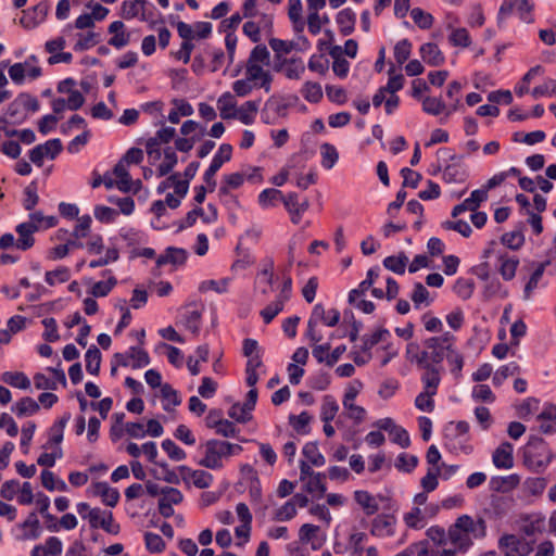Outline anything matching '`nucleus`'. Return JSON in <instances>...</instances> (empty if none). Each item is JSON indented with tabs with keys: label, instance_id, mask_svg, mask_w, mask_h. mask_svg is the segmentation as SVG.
I'll return each instance as SVG.
<instances>
[{
	"label": "nucleus",
	"instance_id": "obj_37",
	"mask_svg": "<svg viewBox=\"0 0 556 556\" xmlns=\"http://www.w3.org/2000/svg\"><path fill=\"white\" fill-rule=\"evenodd\" d=\"M408 262V257L404 252H400L397 255H390L383 260V266L397 275H403Z\"/></svg>",
	"mask_w": 556,
	"mask_h": 556
},
{
	"label": "nucleus",
	"instance_id": "obj_34",
	"mask_svg": "<svg viewBox=\"0 0 556 556\" xmlns=\"http://www.w3.org/2000/svg\"><path fill=\"white\" fill-rule=\"evenodd\" d=\"M161 395L163 399L162 406L165 412H172V407L181 404L178 392L169 383H164L161 387Z\"/></svg>",
	"mask_w": 556,
	"mask_h": 556
},
{
	"label": "nucleus",
	"instance_id": "obj_48",
	"mask_svg": "<svg viewBox=\"0 0 556 556\" xmlns=\"http://www.w3.org/2000/svg\"><path fill=\"white\" fill-rule=\"evenodd\" d=\"M24 200L23 206L26 211H31L39 202L38 197V182L33 180L28 186L24 188Z\"/></svg>",
	"mask_w": 556,
	"mask_h": 556
},
{
	"label": "nucleus",
	"instance_id": "obj_31",
	"mask_svg": "<svg viewBox=\"0 0 556 556\" xmlns=\"http://www.w3.org/2000/svg\"><path fill=\"white\" fill-rule=\"evenodd\" d=\"M71 419V413H64L49 429L48 445H59L63 441L64 429Z\"/></svg>",
	"mask_w": 556,
	"mask_h": 556
},
{
	"label": "nucleus",
	"instance_id": "obj_24",
	"mask_svg": "<svg viewBox=\"0 0 556 556\" xmlns=\"http://www.w3.org/2000/svg\"><path fill=\"white\" fill-rule=\"evenodd\" d=\"M329 54L333 59V63H332L333 73L340 78H345L350 71V63L344 58L341 56V54H342L341 47L332 46L329 49Z\"/></svg>",
	"mask_w": 556,
	"mask_h": 556
},
{
	"label": "nucleus",
	"instance_id": "obj_57",
	"mask_svg": "<svg viewBox=\"0 0 556 556\" xmlns=\"http://www.w3.org/2000/svg\"><path fill=\"white\" fill-rule=\"evenodd\" d=\"M97 220L103 224L114 223L119 212L105 205H97L93 211Z\"/></svg>",
	"mask_w": 556,
	"mask_h": 556
},
{
	"label": "nucleus",
	"instance_id": "obj_30",
	"mask_svg": "<svg viewBox=\"0 0 556 556\" xmlns=\"http://www.w3.org/2000/svg\"><path fill=\"white\" fill-rule=\"evenodd\" d=\"M261 100L247 101L236 112L238 118L244 125H251L254 123L256 113L260 108Z\"/></svg>",
	"mask_w": 556,
	"mask_h": 556
},
{
	"label": "nucleus",
	"instance_id": "obj_46",
	"mask_svg": "<svg viewBox=\"0 0 556 556\" xmlns=\"http://www.w3.org/2000/svg\"><path fill=\"white\" fill-rule=\"evenodd\" d=\"M178 162L177 154L172 147L164 150V162L157 167V176L163 177L169 174Z\"/></svg>",
	"mask_w": 556,
	"mask_h": 556
},
{
	"label": "nucleus",
	"instance_id": "obj_58",
	"mask_svg": "<svg viewBox=\"0 0 556 556\" xmlns=\"http://www.w3.org/2000/svg\"><path fill=\"white\" fill-rule=\"evenodd\" d=\"M429 291L421 282H415L414 283V290L410 295V299L414 303L415 308H419L422 303L426 305L430 304L429 300Z\"/></svg>",
	"mask_w": 556,
	"mask_h": 556
},
{
	"label": "nucleus",
	"instance_id": "obj_3",
	"mask_svg": "<svg viewBox=\"0 0 556 556\" xmlns=\"http://www.w3.org/2000/svg\"><path fill=\"white\" fill-rule=\"evenodd\" d=\"M204 457L199 462V465L213 470L223 468L224 458L239 455L243 450L239 444L216 439L207 440L204 443Z\"/></svg>",
	"mask_w": 556,
	"mask_h": 556
},
{
	"label": "nucleus",
	"instance_id": "obj_50",
	"mask_svg": "<svg viewBox=\"0 0 556 556\" xmlns=\"http://www.w3.org/2000/svg\"><path fill=\"white\" fill-rule=\"evenodd\" d=\"M519 371V366L515 362L501 366L493 376V384L500 387L510 376H514Z\"/></svg>",
	"mask_w": 556,
	"mask_h": 556
},
{
	"label": "nucleus",
	"instance_id": "obj_41",
	"mask_svg": "<svg viewBox=\"0 0 556 556\" xmlns=\"http://www.w3.org/2000/svg\"><path fill=\"white\" fill-rule=\"evenodd\" d=\"M1 379L4 383L14 388L26 390L30 387V380L24 372L5 371L2 374Z\"/></svg>",
	"mask_w": 556,
	"mask_h": 556
},
{
	"label": "nucleus",
	"instance_id": "obj_64",
	"mask_svg": "<svg viewBox=\"0 0 556 556\" xmlns=\"http://www.w3.org/2000/svg\"><path fill=\"white\" fill-rule=\"evenodd\" d=\"M531 94L535 99L556 94V80L552 78L546 79L542 85L534 87Z\"/></svg>",
	"mask_w": 556,
	"mask_h": 556
},
{
	"label": "nucleus",
	"instance_id": "obj_13",
	"mask_svg": "<svg viewBox=\"0 0 556 556\" xmlns=\"http://www.w3.org/2000/svg\"><path fill=\"white\" fill-rule=\"evenodd\" d=\"M179 472L181 473L184 481L192 480L194 486L199 489H206L213 482V476L205 470H193L185 465L178 467Z\"/></svg>",
	"mask_w": 556,
	"mask_h": 556
},
{
	"label": "nucleus",
	"instance_id": "obj_35",
	"mask_svg": "<svg viewBox=\"0 0 556 556\" xmlns=\"http://www.w3.org/2000/svg\"><path fill=\"white\" fill-rule=\"evenodd\" d=\"M2 117H7L8 125H20L24 123L28 115L24 112L22 106L20 105V101L16 100V98L8 105L5 115Z\"/></svg>",
	"mask_w": 556,
	"mask_h": 556
},
{
	"label": "nucleus",
	"instance_id": "obj_63",
	"mask_svg": "<svg viewBox=\"0 0 556 556\" xmlns=\"http://www.w3.org/2000/svg\"><path fill=\"white\" fill-rule=\"evenodd\" d=\"M144 543L150 553H162L166 546L162 536L153 532L144 533Z\"/></svg>",
	"mask_w": 556,
	"mask_h": 556
},
{
	"label": "nucleus",
	"instance_id": "obj_9",
	"mask_svg": "<svg viewBox=\"0 0 556 556\" xmlns=\"http://www.w3.org/2000/svg\"><path fill=\"white\" fill-rule=\"evenodd\" d=\"M417 366L418 368L424 370V374L420 377V380L424 386V391L429 392L430 394H437L438 388L441 382V374L444 371L443 366Z\"/></svg>",
	"mask_w": 556,
	"mask_h": 556
},
{
	"label": "nucleus",
	"instance_id": "obj_12",
	"mask_svg": "<svg viewBox=\"0 0 556 556\" xmlns=\"http://www.w3.org/2000/svg\"><path fill=\"white\" fill-rule=\"evenodd\" d=\"M207 208L211 211V215H205L202 207L197 206L189 211L184 220L178 224L177 231H181L188 227H192L199 217L202 218L203 223L212 224L217 220V210L213 204H208Z\"/></svg>",
	"mask_w": 556,
	"mask_h": 556
},
{
	"label": "nucleus",
	"instance_id": "obj_39",
	"mask_svg": "<svg viewBox=\"0 0 556 556\" xmlns=\"http://www.w3.org/2000/svg\"><path fill=\"white\" fill-rule=\"evenodd\" d=\"M339 412V404L332 395H325L320 408V419L323 422H331Z\"/></svg>",
	"mask_w": 556,
	"mask_h": 556
},
{
	"label": "nucleus",
	"instance_id": "obj_29",
	"mask_svg": "<svg viewBox=\"0 0 556 556\" xmlns=\"http://www.w3.org/2000/svg\"><path fill=\"white\" fill-rule=\"evenodd\" d=\"M336 21L343 36L351 35L354 31L356 16L351 9L341 10L337 14Z\"/></svg>",
	"mask_w": 556,
	"mask_h": 556
},
{
	"label": "nucleus",
	"instance_id": "obj_38",
	"mask_svg": "<svg viewBox=\"0 0 556 556\" xmlns=\"http://www.w3.org/2000/svg\"><path fill=\"white\" fill-rule=\"evenodd\" d=\"M101 359L102 357L100 350L96 345H91L85 354L86 370L90 375L98 376L100 371Z\"/></svg>",
	"mask_w": 556,
	"mask_h": 556
},
{
	"label": "nucleus",
	"instance_id": "obj_7",
	"mask_svg": "<svg viewBox=\"0 0 556 556\" xmlns=\"http://www.w3.org/2000/svg\"><path fill=\"white\" fill-rule=\"evenodd\" d=\"M268 43L275 52V58L277 61H280L283 55L289 54L293 50L303 52L311 48V42L305 36H299L298 42L282 40L279 38H270Z\"/></svg>",
	"mask_w": 556,
	"mask_h": 556
},
{
	"label": "nucleus",
	"instance_id": "obj_52",
	"mask_svg": "<svg viewBox=\"0 0 556 556\" xmlns=\"http://www.w3.org/2000/svg\"><path fill=\"white\" fill-rule=\"evenodd\" d=\"M330 375L326 371H317L307 378V384L311 389L317 391L326 390L330 384Z\"/></svg>",
	"mask_w": 556,
	"mask_h": 556
},
{
	"label": "nucleus",
	"instance_id": "obj_20",
	"mask_svg": "<svg viewBox=\"0 0 556 556\" xmlns=\"http://www.w3.org/2000/svg\"><path fill=\"white\" fill-rule=\"evenodd\" d=\"M280 66H285V75L289 79H300L305 72V65L301 58L280 60L279 65H276V71H279Z\"/></svg>",
	"mask_w": 556,
	"mask_h": 556
},
{
	"label": "nucleus",
	"instance_id": "obj_28",
	"mask_svg": "<svg viewBox=\"0 0 556 556\" xmlns=\"http://www.w3.org/2000/svg\"><path fill=\"white\" fill-rule=\"evenodd\" d=\"M354 500L364 509L367 516H371L379 510V505L376 498L367 491H355Z\"/></svg>",
	"mask_w": 556,
	"mask_h": 556
},
{
	"label": "nucleus",
	"instance_id": "obj_42",
	"mask_svg": "<svg viewBox=\"0 0 556 556\" xmlns=\"http://www.w3.org/2000/svg\"><path fill=\"white\" fill-rule=\"evenodd\" d=\"M540 400L533 396L527 397L516 406L517 416L523 420H528L534 413L539 410Z\"/></svg>",
	"mask_w": 556,
	"mask_h": 556
},
{
	"label": "nucleus",
	"instance_id": "obj_27",
	"mask_svg": "<svg viewBox=\"0 0 556 556\" xmlns=\"http://www.w3.org/2000/svg\"><path fill=\"white\" fill-rule=\"evenodd\" d=\"M40 409L39 403L35 401L33 397L24 396L18 402H16L11 410L17 417L31 416L36 414Z\"/></svg>",
	"mask_w": 556,
	"mask_h": 556
},
{
	"label": "nucleus",
	"instance_id": "obj_23",
	"mask_svg": "<svg viewBox=\"0 0 556 556\" xmlns=\"http://www.w3.org/2000/svg\"><path fill=\"white\" fill-rule=\"evenodd\" d=\"M96 495L101 496L103 504L115 507L121 498V494L116 488H112L108 482H97L94 484Z\"/></svg>",
	"mask_w": 556,
	"mask_h": 556
},
{
	"label": "nucleus",
	"instance_id": "obj_1",
	"mask_svg": "<svg viewBox=\"0 0 556 556\" xmlns=\"http://www.w3.org/2000/svg\"><path fill=\"white\" fill-rule=\"evenodd\" d=\"M455 341L454 334L444 332L441 336L425 339L421 344L409 342L406 345L405 355L412 364L425 366H442V362L446 358L452 375L459 378L464 367V356L456 349Z\"/></svg>",
	"mask_w": 556,
	"mask_h": 556
},
{
	"label": "nucleus",
	"instance_id": "obj_4",
	"mask_svg": "<svg viewBox=\"0 0 556 556\" xmlns=\"http://www.w3.org/2000/svg\"><path fill=\"white\" fill-rule=\"evenodd\" d=\"M497 243L495 241L490 242V247L483 251V257L488 258L491 255L496 257V269L506 281L511 280L519 265V258L515 255L509 254L504 250H496Z\"/></svg>",
	"mask_w": 556,
	"mask_h": 556
},
{
	"label": "nucleus",
	"instance_id": "obj_6",
	"mask_svg": "<svg viewBox=\"0 0 556 556\" xmlns=\"http://www.w3.org/2000/svg\"><path fill=\"white\" fill-rule=\"evenodd\" d=\"M498 547L504 552V556H528L533 549L526 539L515 534H504L501 536Z\"/></svg>",
	"mask_w": 556,
	"mask_h": 556
},
{
	"label": "nucleus",
	"instance_id": "obj_54",
	"mask_svg": "<svg viewBox=\"0 0 556 556\" xmlns=\"http://www.w3.org/2000/svg\"><path fill=\"white\" fill-rule=\"evenodd\" d=\"M387 336H390V332L388 329L384 328L378 329L377 331L369 336H364L362 338V351L369 352L375 345L383 341Z\"/></svg>",
	"mask_w": 556,
	"mask_h": 556
},
{
	"label": "nucleus",
	"instance_id": "obj_22",
	"mask_svg": "<svg viewBox=\"0 0 556 556\" xmlns=\"http://www.w3.org/2000/svg\"><path fill=\"white\" fill-rule=\"evenodd\" d=\"M467 172L460 162L447 164L443 168L442 178L447 184H462L467 179Z\"/></svg>",
	"mask_w": 556,
	"mask_h": 556
},
{
	"label": "nucleus",
	"instance_id": "obj_49",
	"mask_svg": "<svg viewBox=\"0 0 556 556\" xmlns=\"http://www.w3.org/2000/svg\"><path fill=\"white\" fill-rule=\"evenodd\" d=\"M301 93L309 103H318L323 99V89L318 83L306 81L302 87Z\"/></svg>",
	"mask_w": 556,
	"mask_h": 556
},
{
	"label": "nucleus",
	"instance_id": "obj_32",
	"mask_svg": "<svg viewBox=\"0 0 556 556\" xmlns=\"http://www.w3.org/2000/svg\"><path fill=\"white\" fill-rule=\"evenodd\" d=\"M325 478L326 475L321 472L314 475L312 478L304 481V490L316 498H321L327 490L324 482Z\"/></svg>",
	"mask_w": 556,
	"mask_h": 556
},
{
	"label": "nucleus",
	"instance_id": "obj_51",
	"mask_svg": "<svg viewBox=\"0 0 556 556\" xmlns=\"http://www.w3.org/2000/svg\"><path fill=\"white\" fill-rule=\"evenodd\" d=\"M422 110L429 115L438 116L445 112L446 104L441 98L426 97L422 100Z\"/></svg>",
	"mask_w": 556,
	"mask_h": 556
},
{
	"label": "nucleus",
	"instance_id": "obj_43",
	"mask_svg": "<svg viewBox=\"0 0 556 556\" xmlns=\"http://www.w3.org/2000/svg\"><path fill=\"white\" fill-rule=\"evenodd\" d=\"M106 274H111V270H105L103 273V275H106ZM116 285H117V279L114 276L110 275L106 281L96 282L90 290V294L93 298L106 296Z\"/></svg>",
	"mask_w": 556,
	"mask_h": 556
},
{
	"label": "nucleus",
	"instance_id": "obj_14",
	"mask_svg": "<svg viewBox=\"0 0 556 556\" xmlns=\"http://www.w3.org/2000/svg\"><path fill=\"white\" fill-rule=\"evenodd\" d=\"M358 389L350 387L343 397V407L348 410V417L356 424H361L366 417V409L358 405H353V401L358 394Z\"/></svg>",
	"mask_w": 556,
	"mask_h": 556
},
{
	"label": "nucleus",
	"instance_id": "obj_2",
	"mask_svg": "<svg viewBox=\"0 0 556 556\" xmlns=\"http://www.w3.org/2000/svg\"><path fill=\"white\" fill-rule=\"evenodd\" d=\"M523 465L532 472H543L551 462L554 454L548 443L539 435L529 437L528 442L521 448Z\"/></svg>",
	"mask_w": 556,
	"mask_h": 556
},
{
	"label": "nucleus",
	"instance_id": "obj_26",
	"mask_svg": "<svg viewBox=\"0 0 556 556\" xmlns=\"http://www.w3.org/2000/svg\"><path fill=\"white\" fill-rule=\"evenodd\" d=\"M236 104L235 97L229 91L224 92L217 100L220 117L223 119L236 118Z\"/></svg>",
	"mask_w": 556,
	"mask_h": 556
},
{
	"label": "nucleus",
	"instance_id": "obj_25",
	"mask_svg": "<svg viewBox=\"0 0 556 556\" xmlns=\"http://www.w3.org/2000/svg\"><path fill=\"white\" fill-rule=\"evenodd\" d=\"M447 540L462 553H465L472 545L470 535L454 526H451L447 531Z\"/></svg>",
	"mask_w": 556,
	"mask_h": 556
},
{
	"label": "nucleus",
	"instance_id": "obj_16",
	"mask_svg": "<svg viewBox=\"0 0 556 556\" xmlns=\"http://www.w3.org/2000/svg\"><path fill=\"white\" fill-rule=\"evenodd\" d=\"M38 229L39 226H37L35 223L18 224L15 228V231L18 235V239L16 240V248L22 251L29 250L35 243V238L33 235Z\"/></svg>",
	"mask_w": 556,
	"mask_h": 556
},
{
	"label": "nucleus",
	"instance_id": "obj_45",
	"mask_svg": "<svg viewBox=\"0 0 556 556\" xmlns=\"http://www.w3.org/2000/svg\"><path fill=\"white\" fill-rule=\"evenodd\" d=\"M501 242L504 247L510 250H518L525 244V235L521 228L505 232L501 237Z\"/></svg>",
	"mask_w": 556,
	"mask_h": 556
},
{
	"label": "nucleus",
	"instance_id": "obj_40",
	"mask_svg": "<svg viewBox=\"0 0 556 556\" xmlns=\"http://www.w3.org/2000/svg\"><path fill=\"white\" fill-rule=\"evenodd\" d=\"M518 484L519 477L517 475H509L507 477H492L490 480L491 489L497 492L511 490Z\"/></svg>",
	"mask_w": 556,
	"mask_h": 556
},
{
	"label": "nucleus",
	"instance_id": "obj_21",
	"mask_svg": "<svg viewBox=\"0 0 556 556\" xmlns=\"http://www.w3.org/2000/svg\"><path fill=\"white\" fill-rule=\"evenodd\" d=\"M379 273L380 268L378 266L369 268L366 279L361 281L357 288L349 292V303H355L357 296L365 294V292L371 288L376 279L379 277Z\"/></svg>",
	"mask_w": 556,
	"mask_h": 556
},
{
	"label": "nucleus",
	"instance_id": "obj_60",
	"mask_svg": "<svg viewBox=\"0 0 556 556\" xmlns=\"http://www.w3.org/2000/svg\"><path fill=\"white\" fill-rule=\"evenodd\" d=\"M475 290V282L471 279L458 278L454 286L455 293L463 300L471 298Z\"/></svg>",
	"mask_w": 556,
	"mask_h": 556
},
{
	"label": "nucleus",
	"instance_id": "obj_62",
	"mask_svg": "<svg viewBox=\"0 0 556 556\" xmlns=\"http://www.w3.org/2000/svg\"><path fill=\"white\" fill-rule=\"evenodd\" d=\"M418 465V457L415 455H408L406 453H401L396 460L395 467L400 471L412 472Z\"/></svg>",
	"mask_w": 556,
	"mask_h": 556
},
{
	"label": "nucleus",
	"instance_id": "obj_15",
	"mask_svg": "<svg viewBox=\"0 0 556 556\" xmlns=\"http://www.w3.org/2000/svg\"><path fill=\"white\" fill-rule=\"evenodd\" d=\"M514 446L511 443L502 442L493 452L492 462L498 469H510L514 466Z\"/></svg>",
	"mask_w": 556,
	"mask_h": 556
},
{
	"label": "nucleus",
	"instance_id": "obj_44",
	"mask_svg": "<svg viewBox=\"0 0 556 556\" xmlns=\"http://www.w3.org/2000/svg\"><path fill=\"white\" fill-rule=\"evenodd\" d=\"M321 165L326 169H331L339 160V153L336 147L325 142L320 146Z\"/></svg>",
	"mask_w": 556,
	"mask_h": 556
},
{
	"label": "nucleus",
	"instance_id": "obj_59",
	"mask_svg": "<svg viewBox=\"0 0 556 556\" xmlns=\"http://www.w3.org/2000/svg\"><path fill=\"white\" fill-rule=\"evenodd\" d=\"M162 448L172 460L180 462L187 457L186 452L170 439H165L162 442Z\"/></svg>",
	"mask_w": 556,
	"mask_h": 556
},
{
	"label": "nucleus",
	"instance_id": "obj_47",
	"mask_svg": "<svg viewBox=\"0 0 556 556\" xmlns=\"http://www.w3.org/2000/svg\"><path fill=\"white\" fill-rule=\"evenodd\" d=\"M302 453L311 465L319 467L326 463L324 455L319 452L317 443L315 442L306 443L303 446Z\"/></svg>",
	"mask_w": 556,
	"mask_h": 556
},
{
	"label": "nucleus",
	"instance_id": "obj_10",
	"mask_svg": "<svg viewBox=\"0 0 556 556\" xmlns=\"http://www.w3.org/2000/svg\"><path fill=\"white\" fill-rule=\"evenodd\" d=\"M396 518L391 514H380L372 519L370 533L374 536H392L395 532Z\"/></svg>",
	"mask_w": 556,
	"mask_h": 556
},
{
	"label": "nucleus",
	"instance_id": "obj_11",
	"mask_svg": "<svg viewBox=\"0 0 556 556\" xmlns=\"http://www.w3.org/2000/svg\"><path fill=\"white\" fill-rule=\"evenodd\" d=\"M244 182V175L242 173H232L224 176V180L222 186L218 189L219 198L227 199L226 202H231L233 205L238 206L239 201L237 197L230 194L231 189H238Z\"/></svg>",
	"mask_w": 556,
	"mask_h": 556
},
{
	"label": "nucleus",
	"instance_id": "obj_18",
	"mask_svg": "<svg viewBox=\"0 0 556 556\" xmlns=\"http://www.w3.org/2000/svg\"><path fill=\"white\" fill-rule=\"evenodd\" d=\"M444 447L454 454H466L469 455L473 447L469 444V437H462L454 434L452 439L448 438L447 432H444Z\"/></svg>",
	"mask_w": 556,
	"mask_h": 556
},
{
	"label": "nucleus",
	"instance_id": "obj_8",
	"mask_svg": "<svg viewBox=\"0 0 556 556\" xmlns=\"http://www.w3.org/2000/svg\"><path fill=\"white\" fill-rule=\"evenodd\" d=\"M49 4L47 1H41L35 7L24 10L20 18L21 25L26 29H33L41 24L49 12Z\"/></svg>",
	"mask_w": 556,
	"mask_h": 556
},
{
	"label": "nucleus",
	"instance_id": "obj_33",
	"mask_svg": "<svg viewBox=\"0 0 556 556\" xmlns=\"http://www.w3.org/2000/svg\"><path fill=\"white\" fill-rule=\"evenodd\" d=\"M201 316L202 312L195 307V304L188 305L182 314L185 327L191 332L198 333L200 330Z\"/></svg>",
	"mask_w": 556,
	"mask_h": 556
},
{
	"label": "nucleus",
	"instance_id": "obj_56",
	"mask_svg": "<svg viewBox=\"0 0 556 556\" xmlns=\"http://www.w3.org/2000/svg\"><path fill=\"white\" fill-rule=\"evenodd\" d=\"M412 43L408 39H402L394 47V59L399 65L404 64L410 56Z\"/></svg>",
	"mask_w": 556,
	"mask_h": 556
},
{
	"label": "nucleus",
	"instance_id": "obj_61",
	"mask_svg": "<svg viewBox=\"0 0 556 556\" xmlns=\"http://www.w3.org/2000/svg\"><path fill=\"white\" fill-rule=\"evenodd\" d=\"M282 198V192L278 189H274V188H268V189H264L260 194H258V203L262 207H270V206H274L276 204V201L277 200H281Z\"/></svg>",
	"mask_w": 556,
	"mask_h": 556
},
{
	"label": "nucleus",
	"instance_id": "obj_36",
	"mask_svg": "<svg viewBox=\"0 0 556 556\" xmlns=\"http://www.w3.org/2000/svg\"><path fill=\"white\" fill-rule=\"evenodd\" d=\"M547 265H548V262L540 263L538 265V267L534 269V271L531 274L528 282L525 286V290H523V299L525 300L531 299L532 293L538 288L539 282L542 279Z\"/></svg>",
	"mask_w": 556,
	"mask_h": 556
},
{
	"label": "nucleus",
	"instance_id": "obj_19",
	"mask_svg": "<svg viewBox=\"0 0 556 556\" xmlns=\"http://www.w3.org/2000/svg\"><path fill=\"white\" fill-rule=\"evenodd\" d=\"M419 52L424 62L430 66H440L445 61V58L437 43H424L420 47Z\"/></svg>",
	"mask_w": 556,
	"mask_h": 556
},
{
	"label": "nucleus",
	"instance_id": "obj_5",
	"mask_svg": "<svg viewBox=\"0 0 556 556\" xmlns=\"http://www.w3.org/2000/svg\"><path fill=\"white\" fill-rule=\"evenodd\" d=\"M232 155V147L229 143H223L219 146L217 152L212 159V162L207 169L204 172L203 180L208 187V191L213 192L216 188L215 175L224 163L229 162Z\"/></svg>",
	"mask_w": 556,
	"mask_h": 556
},
{
	"label": "nucleus",
	"instance_id": "obj_55",
	"mask_svg": "<svg viewBox=\"0 0 556 556\" xmlns=\"http://www.w3.org/2000/svg\"><path fill=\"white\" fill-rule=\"evenodd\" d=\"M410 17L414 23L421 29H429L433 24V16L420 8L410 10Z\"/></svg>",
	"mask_w": 556,
	"mask_h": 556
},
{
	"label": "nucleus",
	"instance_id": "obj_53",
	"mask_svg": "<svg viewBox=\"0 0 556 556\" xmlns=\"http://www.w3.org/2000/svg\"><path fill=\"white\" fill-rule=\"evenodd\" d=\"M70 278L71 271L65 266H60L54 270L47 271L45 275V280L49 286L66 282L70 280Z\"/></svg>",
	"mask_w": 556,
	"mask_h": 556
},
{
	"label": "nucleus",
	"instance_id": "obj_17",
	"mask_svg": "<svg viewBox=\"0 0 556 556\" xmlns=\"http://www.w3.org/2000/svg\"><path fill=\"white\" fill-rule=\"evenodd\" d=\"M188 253L182 248L168 247L163 254L156 258V266L162 267L166 264L184 265Z\"/></svg>",
	"mask_w": 556,
	"mask_h": 556
}]
</instances>
